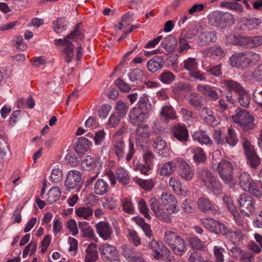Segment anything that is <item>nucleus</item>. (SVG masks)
<instances>
[{
	"label": "nucleus",
	"mask_w": 262,
	"mask_h": 262,
	"mask_svg": "<svg viewBox=\"0 0 262 262\" xmlns=\"http://www.w3.org/2000/svg\"><path fill=\"white\" fill-rule=\"evenodd\" d=\"M216 170L223 182L230 187L236 184L233 176V165L230 161L222 160L218 164Z\"/></svg>",
	"instance_id": "obj_6"
},
{
	"label": "nucleus",
	"mask_w": 262,
	"mask_h": 262,
	"mask_svg": "<svg viewBox=\"0 0 262 262\" xmlns=\"http://www.w3.org/2000/svg\"><path fill=\"white\" fill-rule=\"evenodd\" d=\"M197 175L199 180L201 181L202 184L205 187L215 177L210 170L204 167L198 168Z\"/></svg>",
	"instance_id": "obj_33"
},
{
	"label": "nucleus",
	"mask_w": 262,
	"mask_h": 262,
	"mask_svg": "<svg viewBox=\"0 0 262 262\" xmlns=\"http://www.w3.org/2000/svg\"><path fill=\"white\" fill-rule=\"evenodd\" d=\"M81 166L85 170L99 171L102 166L100 158L87 156L81 162Z\"/></svg>",
	"instance_id": "obj_21"
},
{
	"label": "nucleus",
	"mask_w": 262,
	"mask_h": 262,
	"mask_svg": "<svg viewBox=\"0 0 262 262\" xmlns=\"http://www.w3.org/2000/svg\"><path fill=\"white\" fill-rule=\"evenodd\" d=\"M111 152L118 161H120L125 158L127 162H129L135 154V145L131 140H129L128 150L126 156L125 143L123 138H117L112 140Z\"/></svg>",
	"instance_id": "obj_2"
},
{
	"label": "nucleus",
	"mask_w": 262,
	"mask_h": 262,
	"mask_svg": "<svg viewBox=\"0 0 262 262\" xmlns=\"http://www.w3.org/2000/svg\"><path fill=\"white\" fill-rule=\"evenodd\" d=\"M116 179L123 185H127L129 183V177L127 171L123 168L120 167L116 170Z\"/></svg>",
	"instance_id": "obj_48"
},
{
	"label": "nucleus",
	"mask_w": 262,
	"mask_h": 262,
	"mask_svg": "<svg viewBox=\"0 0 262 262\" xmlns=\"http://www.w3.org/2000/svg\"><path fill=\"white\" fill-rule=\"evenodd\" d=\"M206 187L215 194L220 193L222 190V185L216 177L214 178Z\"/></svg>",
	"instance_id": "obj_52"
},
{
	"label": "nucleus",
	"mask_w": 262,
	"mask_h": 262,
	"mask_svg": "<svg viewBox=\"0 0 262 262\" xmlns=\"http://www.w3.org/2000/svg\"><path fill=\"white\" fill-rule=\"evenodd\" d=\"M200 115L207 124H211L216 121L212 111L206 107H204L202 109L200 113Z\"/></svg>",
	"instance_id": "obj_47"
},
{
	"label": "nucleus",
	"mask_w": 262,
	"mask_h": 262,
	"mask_svg": "<svg viewBox=\"0 0 262 262\" xmlns=\"http://www.w3.org/2000/svg\"><path fill=\"white\" fill-rule=\"evenodd\" d=\"M183 68L188 71L189 73L198 68V63L195 58L188 57L183 61Z\"/></svg>",
	"instance_id": "obj_53"
},
{
	"label": "nucleus",
	"mask_w": 262,
	"mask_h": 262,
	"mask_svg": "<svg viewBox=\"0 0 262 262\" xmlns=\"http://www.w3.org/2000/svg\"><path fill=\"white\" fill-rule=\"evenodd\" d=\"M244 52L233 54L229 59L230 64L233 68L244 69L246 68Z\"/></svg>",
	"instance_id": "obj_31"
},
{
	"label": "nucleus",
	"mask_w": 262,
	"mask_h": 262,
	"mask_svg": "<svg viewBox=\"0 0 262 262\" xmlns=\"http://www.w3.org/2000/svg\"><path fill=\"white\" fill-rule=\"evenodd\" d=\"M174 75L169 71H164L159 76L160 81L166 84H171L174 81Z\"/></svg>",
	"instance_id": "obj_54"
},
{
	"label": "nucleus",
	"mask_w": 262,
	"mask_h": 262,
	"mask_svg": "<svg viewBox=\"0 0 262 262\" xmlns=\"http://www.w3.org/2000/svg\"><path fill=\"white\" fill-rule=\"evenodd\" d=\"M137 105L138 106L135 107V108H138L139 110L147 112L148 114L150 110L151 104L146 95L144 94L140 97Z\"/></svg>",
	"instance_id": "obj_51"
},
{
	"label": "nucleus",
	"mask_w": 262,
	"mask_h": 262,
	"mask_svg": "<svg viewBox=\"0 0 262 262\" xmlns=\"http://www.w3.org/2000/svg\"><path fill=\"white\" fill-rule=\"evenodd\" d=\"M90 147V142L89 140L85 137L78 138L76 142L75 150L78 154H83L88 150Z\"/></svg>",
	"instance_id": "obj_44"
},
{
	"label": "nucleus",
	"mask_w": 262,
	"mask_h": 262,
	"mask_svg": "<svg viewBox=\"0 0 262 262\" xmlns=\"http://www.w3.org/2000/svg\"><path fill=\"white\" fill-rule=\"evenodd\" d=\"M187 38L184 37H181L179 40V46L180 54H185L188 50L190 49V46L187 40Z\"/></svg>",
	"instance_id": "obj_64"
},
{
	"label": "nucleus",
	"mask_w": 262,
	"mask_h": 262,
	"mask_svg": "<svg viewBox=\"0 0 262 262\" xmlns=\"http://www.w3.org/2000/svg\"><path fill=\"white\" fill-rule=\"evenodd\" d=\"M189 104L196 110H200L203 105L202 96L198 93H191L187 97Z\"/></svg>",
	"instance_id": "obj_38"
},
{
	"label": "nucleus",
	"mask_w": 262,
	"mask_h": 262,
	"mask_svg": "<svg viewBox=\"0 0 262 262\" xmlns=\"http://www.w3.org/2000/svg\"><path fill=\"white\" fill-rule=\"evenodd\" d=\"M239 185L243 190L248 191L257 198L261 197L262 192L249 173L243 172L239 176Z\"/></svg>",
	"instance_id": "obj_7"
},
{
	"label": "nucleus",
	"mask_w": 262,
	"mask_h": 262,
	"mask_svg": "<svg viewBox=\"0 0 262 262\" xmlns=\"http://www.w3.org/2000/svg\"><path fill=\"white\" fill-rule=\"evenodd\" d=\"M163 248L164 246L162 243L155 239H152L149 243L148 248L151 250L154 257L156 259H158L162 257L163 253L162 254V253L163 251Z\"/></svg>",
	"instance_id": "obj_37"
},
{
	"label": "nucleus",
	"mask_w": 262,
	"mask_h": 262,
	"mask_svg": "<svg viewBox=\"0 0 262 262\" xmlns=\"http://www.w3.org/2000/svg\"><path fill=\"white\" fill-rule=\"evenodd\" d=\"M217 36L214 31H205L201 33L199 36L198 43L201 46H207L216 42Z\"/></svg>",
	"instance_id": "obj_27"
},
{
	"label": "nucleus",
	"mask_w": 262,
	"mask_h": 262,
	"mask_svg": "<svg viewBox=\"0 0 262 262\" xmlns=\"http://www.w3.org/2000/svg\"><path fill=\"white\" fill-rule=\"evenodd\" d=\"M62 171L59 168L54 167L52 171L50 180L53 183H57L62 179Z\"/></svg>",
	"instance_id": "obj_63"
},
{
	"label": "nucleus",
	"mask_w": 262,
	"mask_h": 262,
	"mask_svg": "<svg viewBox=\"0 0 262 262\" xmlns=\"http://www.w3.org/2000/svg\"><path fill=\"white\" fill-rule=\"evenodd\" d=\"M128 238L135 246L137 247L141 244V239L137 232L134 229L128 230Z\"/></svg>",
	"instance_id": "obj_61"
},
{
	"label": "nucleus",
	"mask_w": 262,
	"mask_h": 262,
	"mask_svg": "<svg viewBox=\"0 0 262 262\" xmlns=\"http://www.w3.org/2000/svg\"><path fill=\"white\" fill-rule=\"evenodd\" d=\"M233 121L245 131L253 129L256 127L255 118L249 112L242 109H237L232 116Z\"/></svg>",
	"instance_id": "obj_4"
},
{
	"label": "nucleus",
	"mask_w": 262,
	"mask_h": 262,
	"mask_svg": "<svg viewBox=\"0 0 262 262\" xmlns=\"http://www.w3.org/2000/svg\"><path fill=\"white\" fill-rule=\"evenodd\" d=\"M202 224L210 231L223 235L227 227L225 224L212 219H205L203 220Z\"/></svg>",
	"instance_id": "obj_16"
},
{
	"label": "nucleus",
	"mask_w": 262,
	"mask_h": 262,
	"mask_svg": "<svg viewBox=\"0 0 262 262\" xmlns=\"http://www.w3.org/2000/svg\"><path fill=\"white\" fill-rule=\"evenodd\" d=\"M227 239L233 243L243 239V234L241 229H229L227 227L224 235Z\"/></svg>",
	"instance_id": "obj_42"
},
{
	"label": "nucleus",
	"mask_w": 262,
	"mask_h": 262,
	"mask_svg": "<svg viewBox=\"0 0 262 262\" xmlns=\"http://www.w3.org/2000/svg\"><path fill=\"white\" fill-rule=\"evenodd\" d=\"M227 250L230 251L231 255L234 258L239 259L246 251L242 250L240 248L235 245L232 246H226Z\"/></svg>",
	"instance_id": "obj_60"
},
{
	"label": "nucleus",
	"mask_w": 262,
	"mask_h": 262,
	"mask_svg": "<svg viewBox=\"0 0 262 262\" xmlns=\"http://www.w3.org/2000/svg\"><path fill=\"white\" fill-rule=\"evenodd\" d=\"M193 139L197 141L201 144L210 145L213 142L210 138L208 136L205 132L203 130H198L195 132L192 135Z\"/></svg>",
	"instance_id": "obj_43"
},
{
	"label": "nucleus",
	"mask_w": 262,
	"mask_h": 262,
	"mask_svg": "<svg viewBox=\"0 0 262 262\" xmlns=\"http://www.w3.org/2000/svg\"><path fill=\"white\" fill-rule=\"evenodd\" d=\"M191 153L193 155L194 162L197 164L203 163L206 161L207 156L203 148L194 147L190 149Z\"/></svg>",
	"instance_id": "obj_39"
},
{
	"label": "nucleus",
	"mask_w": 262,
	"mask_h": 262,
	"mask_svg": "<svg viewBox=\"0 0 262 262\" xmlns=\"http://www.w3.org/2000/svg\"><path fill=\"white\" fill-rule=\"evenodd\" d=\"M226 51L222 47L214 45L212 47L206 48L204 52V54L209 57H218L221 58L225 56Z\"/></svg>",
	"instance_id": "obj_30"
},
{
	"label": "nucleus",
	"mask_w": 262,
	"mask_h": 262,
	"mask_svg": "<svg viewBox=\"0 0 262 262\" xmlns=\"http://www.w3.org/2000/svg\"><path fill=\"white\" fill-rule=\"evenodd\" d=\"M98 259L97 245L96 243L89 244L85 249L84 262H96Z\"/></svg>",
	"instance_id": "obj_28"
},
{
	"label": "nucleus",
	"mask_w": 262,
	"mask_h": 262,
	"mask_svg": "<svg viewBox=\"0 0 262 262\" xmlns=\"http://www.w3.org/2000/svg\"><path fill=\"white\" fill-rule=\"evenodd\" d=\"M191 86L187 83L180 82L174 84L173 88V92L176 94H180L183 91H190Z\"/></svg>",
	"instance_id": "obj_59"
},
{
	"label": "nucleus",
	"mask_w": 262,
	"mask_h": 262,
	"mask_svg": "<svg viewBox=\"0 0 262 262\" xmlns=\"http://www.w3.org/2000/svg\"><path fill=\"white\" fill-rule=\"evenodd\" d=\"M164 65V59L159 55H156L149 59L146 64L148 70L152 73H155L162 69Z\"/></svg>",
	"instance_id": "obj_26"
},
{
	"label": "nucleus",
	"mask_w": 262,
	"mask_h": 262,
	"mask_svg": "<svg viewBox=\"0 0 262 262\" xmlns=\"http://www.w3.org/2000/svg\"><path fill=\"white\" fill-rule=\"evenodd\" d=\"M96 231L103 240L111 239L113 233L110 225L105 222H99L95 225Z\"/></svg>",
	"instance_id": "obj_20"
},
{
	"label": "nucleus",
	"mask_w": 262,
	"mask_h": 262,
	"mask_svg": "<svg viewBox=\"0 0 262 262\" xmlns=\"http://www.w3.org/2000/svg\"><path fill=\"white\" fill-rule=\"evenodd\" d=\"M137 183L143 189L146 191L151 190L155 185V183L151 179L143 180L138 179Z\"/></svg>",
	"instance_id": "obj_62"
},
{
	"label": "nucleus",
	"mask_w": 262,
	"mask_h": 262,
	"mask_svg": "<svg viewBox=\"0 0 262 262\" xmlns=\"http://www.w3.org/2000/svg\"><path fill=\"white\" fill-rule=\"evenodd\" d=\"M110 189L108 183L103 179H98L94 185V192L98 195H103Z\"/></svg>",
	"instance_id": "obj_29"
},
{
	"label": "nucleus",
	"mask_w": 262,
	"mask_h": 262,
	"mask_svg": "<svg viewBox=\"0 0 262 262\" xmlns=\"http://www.w3.org/2000/svg\"><path fill=\"white\" fill-rule=\"evenodd\" d=\"M246 68L256 65L261 59L260 54L253 51H248L244 52Z\"/></svg>",
	"instance_id": "obj_35"
},
{
	"label": "nucleus",
	"mask_w": 262,
	"mask_h": 262,
	"mask_svg": "<svg viewBox=\"0 0 262 262\" xmlns=\"http://www.w3.org/2000/svg\"><path fill=\"white\" fill-rule=\"evenodd\" d=\"M232 83L233 84L229 88L234 90V92L237 94L239 105L243 107L248 108L251 101L250 92L238 82H233Z\"/></svg>",
	"instance_id": "obj_9"
},
{
	"label": "nucleus",
	"mask_w": 262,
	"mask_h": 262,
	"mask_svg": "<svg viewBox=\"0 0 262 262\" xmlns=\"http://www.w3.org/2000/svg\"><path fill=\"white\" fill-rule=\"evenodd\" d=\"M255 200L246 193L241 194L238 199V208L243 214L249 216L255 211Z\"/></svg>",
	"instance_id": "obj_8"
},
{
	"label": "nucleus",
	"mask_w": 262,
	"mask_h": 262,
	"mask_svg": "<svg viewBox=\"0 0 262 262\" xmlns=\"http://www.w3.org/2000/svg\"><path fill=\"white\" fill-rule=\"evenodd\" d=\"M54 26V31L59 33L66 30L67 27V23L63 18H58L56 20L53 22Z\"/></svg>",
	"instance_id": "obj_58"
},
{
	"label": "nucleus",
	"mask_w": 262,
	"mask_h": 262,
	"mask_svg": "<svg viewBox=\"0 0 262 262\" xmlns=\"http://www.w3.org/2000/svg\"><path fill=\"white\" fill-rule=\"evenodd\" d=\"M148 118V114L138 108H132L129 113V121L133 125L140 124Z\"/></svg>",
	"instance_id": "obj_18"
},
{
	"label": "nucleus",
	"mask_w": 262,
	"mask_h": 262,
	"mask_svg": "<svg viewBox=\"0 0 262 262\" xmlns=\"http://www.w3.org/2000/svg\"><path fill=\"white\" fill-rule=\"evenodd\" d=\"M238 141L235 129L232 128L228 129V132L225 137L224 145L228 144L230 147L235 146Z\"/></svg>",
	"instance_id": "obj_45"
},
{
	"label": "nucleus",
	"mask_w": 262,
	"mask_h": 262,
	"mask_svg": "<svg viewBox=\"0 0 262 262\" xmlns=\"http://www.w3.org/2000/svg\"><path fill=\"white\" fill-rule=\"evenodd\" d=\"M48 198L47 201L49 204H53L56 202L61 196L60 189L58 187L51 188L47 193Z\"/></svg>",
	"instance_id": "obj_49"
},
{
	"label": "nucleus",
	"mask_w": 262,
	"mask_h": 262,
	"mask_svg": "<svg viewBox=\"0 0 262 262\" xmlns=\"http://www.w3.org/2000/svg\"><path fill=\"white\" fill-rule=\"evenodd\" d=\"M75 213L79 218L89 220L93 215V210L89 206L80 207L75 209Z\"/></svg>",
	"instance_id": "obj_46"
},
{
	"label": "nucleus",
	"mask_w": 262,
	"mask_h": 262,
	"mask_svg": "<svg viewBox=\"0 0 262 262\" xmlns=\"http://www.w3.org/2000/svg\"><path fill=\"white\" fill-rule=\"evenodd\" d=\"M172 137L181 143L188 140V130L184 124L180 123L176 124L171 128Z\"/></svg>",
	"instance_id": "obj_17"
},
{
	"label": "nucleus",
	"mask_w": 262,
	"mask_h": 262,
	"mask_svg": "<svg viewBox=\"0 0 262 262\" xmlns=\"http://www.w3.org/2000/svg\"><path fill=\"white\" fill-rule=\"evenodd\" d=\"M213 251V255L215 257V261L224 262V256L223 253L225 252V249L221 246H214Z\"/></svg>",
	"instance_id": "obj_57"
},
{
	"label": "nucleus",
	"mask_w": 262,
	"mask_h": 262,
	"mask_svg": "<svg viewBox=\"0 0 262 262\" xmlns=\"http://www.w3.org/2000/svg\"><path fill=\"white\" fill-rule=\"evenodd\" d=\"M149 206L158 220L167 223H170L172 222L170 214L165 211L163 208L164 205L159 200L155 198H151L149 200Z\"/></svg>",
	"instance_id": "obj_10"
},
{
	"label": "nucleus",
	"mask_w": 262,
	"mask_h": 262,
	"mask_svg": "<svg viewBox=\"0 0 262 262\" xmlns=\"http://www.w3.org/2000/svg\"><path fill=\"white\" fill-rule=\"evenodd\" d=\"M155 148L158 154L162 157H166L169 155L170 149L166 142L161 137H157L154 141Z\"/></svg>",
	"instance_id": "obj_23"
},
{
	"label": "nucleus",
	"mask_w": 262,
	"mask_h": 262,
	"mask_svg": "<svg viewBox=\"0 0 262 262\" xmlns=\"http://www.w3.org/2000/svg\"><path fill=\"white\" fill-rule=\"evenodd\" d=\"M160 116L166 121H168L169 120H174L177 118L173 108L170 105H166L162 107L160 113Z\"/></svg>",
	"instance_id": "obj_40"
},
{
	"label": "nucleus",
	"mask_w": 262,
	"mask_h": 262,
	"mask_svg": "<svg viewBox=\"0 0 262 262\" xmlns=\"http://www.w3.org/2000/svg\"><path fill=\"white\" fill-rule=\"evenodd\" d=\"M176 161L178 165L179 176L186 181H191L194 176V172L191 166L183 159L177 158Z\"/></svg>",
	"instance_id": "obj_15"
},
{
	"label": "nucleus",
	"mask_w": 262,
	"mask_h": 262,
	"mask_svg": "<svg viewBox=\"0 0 262 262\" xmlns=\"http://www.w3.org/2000/svg\"><path fill=\"white\" fill-rule=\"evenodd\" d=\"M178 45L177 38L172 35L165 37L161 43V46L168 53H172Z\"/></svg>",
	"instance_id": "obj_34"
},
{
	"label": "nucleus",
	"mask_w": 262,
	"mask_h": 262,
	"mask_svg": "<svg viewBox=\"0 0 262 262\" xmlns=\"http://www.w3.org/2000/svg\"><path fill=\"white\" fill-rule=\"evenodd\" d=\"M116 113L115 114L120 118H123L126 114L128 106L122 101L117 102L116 106Z\"/></svg>",
	"instance_id": "obj_56"
},
{
	"label": "nucleus",
	"mask_w": 262,
	"mask_h": 262,
	"mask_svg": "<svg viewBox=\"0 0 262 262\" xmlns=\"http://www.w3.org/2000/svg\"><path fill=\"white\" fill-rule=\"evenodd\" d=\"M101 258L104 261H114L119 260V255L116 248L113 245L105 243L99 247Z\"/></svg>",
	"instance_id": "obj_12"
},
{
	"label": "nucleus",
	"mask_w": 262,
	"mask_h": 262,
	"mask_svg": "<svg viewBox=\"0 0 262 262\" xmlns=\"http://www.w3.org/2000/svg\"><path fill=\"white\" fill-rule=\"evenodd\" d=\"M238 43L246 48L257 47L262 45V36H239Z\"/></svg>",
	"instance_id": "obj_19"
},
{
	"label": "nucleus",
	"mask_w": 262,
	"mask_h": 262,
	"mask_svg": "<svg viewBox=\"0 0 262 262\" xmlns=\"http://www.w3.org/2000/svg\"><path fill=\"white\" fill-rule=\"evenodd\" d=\"M169 185L176 193L183 196L187 194L186 189L182 187V183L178 179L174 177L170 178L169 180Z\"/></svg>",
	"instance_id": "obj_36"
},
{
	"label": "nucleus",
	"mask_w": 262,
	"mask_h": 262,
	"mask_svg": "<svg viewBox=\"0 0 262 262\" xmlns=\"http://www.w3.org/2000/svg\"><path fill=\"white\" fill-rule=\"evenodd\" d=\"M137 207L141 214L147 219L151 220V217L149 213V209L148 208L145 201L143 199L140 198L137 201Z\"/></svg>",
	"instance_id": "obj_50"
},
{
	"label": "nucleus",
	"mask_w": 262,
	"mask_h": 262,
	"mask_svg": "<svg viewBox=\"0 0 262 262\" xmlns=\"http://www.w3.org/2000/svg\"><path fill=\"white\" fill-rule=\"evenodd\" d=\"M209 24L216 28H225L235 23L233 16L229 13L214 11L208 15Z\"/></svg>",
	"instance_id": "obj_5"
},
{
	"label": "nucleus",
	"mask_w": 262,
	"mask_h": 262,
	"mask_svg": "<svg viewBox=\"0 0 262 262\" xmlns=\"http://www.w3.org/2000/svg\"><path fill=\"white\" fill-rule=\"evenodd\" d=\"M197 205L198 208L202 212L205 213L215 215L219 211L218 206L205 196H203L198 199Z\"/></svg>",
	"instance_id": "obj_14"
},
{
	"label": "nucleus",
	"mask_w": 262,
	"mask_h": 262,
	"mask_svg": "<svg viewBox=\"0 0 262 262\" xmlns=\"http://www.w3.org/2000/svg\"><path fill=\"white\" fill-rule=\"evenodd\" d=\"M249 144L248 142L245 141L244 144L245 148L247 163L251 168H256L260 165V159L253 149L251 147H246L247 144Z\"/></svg>",
	"instance_id": "obj_22"
},
{
	"label": "nucleus",
	"mask_w": 262,
	"mask_h": 262,
	"mask_svg": "<svg viewBox=\"0 0 262 262\" xmlns=\"http://www.w3.org/2000/svg\"><path fill=\"white\" fill-rule=\"evenodd\" d=\"M177 168L176 160L166 162L158 170L159 173L162 176H168L172 174Z\"/></svg>",
	"instance_id": "obj_32"
},
{
	"label": "nucleus",
	"mask_w": 262,
	"mask_h": 262,
	"mask_svg": "<svg viewBox=\"0 0 262 262\" xmlns=\"http://www.w3.org/2000/svg\"><path fill=\"white\" fill-rule=\"evenodd\" d=\"M84 38L83 33L81 30L77 27L75 30L70 35L62 39H56L54 41V45L58 47L60 51L66 54L65 61L67 63L70 62L74 56V45L73 41L80 42Z\"/></svg>",
	"instance_id": "obj_1"
},
{
	"label": "nucleus",
	"mask_w": 262,
	"mask_h": 262,
	"mask_svg": "<svg viewBox=\"0 0 262 262\" xmlns=\"http://www.w3.org/2000/svg\"><path fill=\"white\" fill-rule=\"evenodd\" d=\"M123 211L129 214L135 213V209L130 199L127 198L123 199L121 201Z\"/></svg>",
	"instance_id": "obj_55"
},
{
	"label": "nucleus",
	"mask_w": 262,
	"mask_h": 262,
	"mask_svg": "<svg viewBox=\"0 0 262 262\" xmlns=\"http://www.w3.org/2000/svg\"><path fill=\"white\" fill-rule=\"evenodd\" d=\"M164 241L176 255L181 256L187 250L186 242L183 237L176 232L170 230L166 231Z\"/></svg>",
	"instance_id": "obj_3"
},
{
	"label": "nucleus",
	"mask_w": 262,
	"mask_h": 262,
	"mask_svg": "<svg viewBox=\"0 0 262 262\" xmlns=\"http://www.w3.org/2000/svg\"><path fill=\"white\" fill-rule=\"evenodd\" d=\"M233 82H237L236 81H234L232 79H224L223 81V84L226 87L227 90V92L225 95V99L227 102L229 103L234 105L236 102V99L235 96L233 94V92H234V90H230L229 88L233 84L232 83Z\"/></svg>",
	"instance_id": "obj_41"
},
{
	"label": "nucleus",
	"mask_w": 262,
	"mask_h": 262,
	"mask_svg": "<svg viewBox=\"0 0 262 262\" xmlns=\"http://www.w3.org/2000/svg\"><path fill=\"white\" fill-rule=\"evenodd\" d=\"M197 91L203 95L207 96L211 101H216L220 98L218 93L215 91L214 88L206 84H199Z\"/></svg>",
	"instance_id": "obj_25"
},
{
	"label": "nucleus",
	"mask_w": 262,
	"mask_h": 262,
	"mask_svg": "<svg viewBox=\"0 0 262 262\" xmlns=\"http://www.w3.org/2000/svg\"><path fill=\"white\" fill-rule=\"evenodd\" d=\"M151 132L147 124H140L138 125L136 130V140L137 143H140L150 137Z\"/></svg>",
	"instance_id": "obj_24"
},
{
	"label": "nucleus",
	"mask_w": 262,
	"mask_h": 262,
	"mask_svg": "<svg viewBox=\"0 0 262 262\" xmlns=\"http://www.w3.org/2000/svg\"><path fill=\"white\" fill-rule=\"evenodd\" d=\"M82 177L81 172L78 170H72L68 172L64 182V186L68 191L75 189L79 192L81 188Z\"/></svg>",
	"instance_id": "obj_11"
},
{
	"label": "nucleus",
	"mask_w": 262,
	"mask_h": 262,
	"mask_svg": "<svg viewBox=\"0 0 262 262\" xmlns=\"http://www.w3.org/2000/svg\"><path fill=\"white\" fill-rule=\"evenodd\" d=\"M162 203L169 214L177 213L180 208L177 199L171 194L163 192L160 198Z\"/></svg>",
	"instance_id": "obj_13"
}]
</instances>
